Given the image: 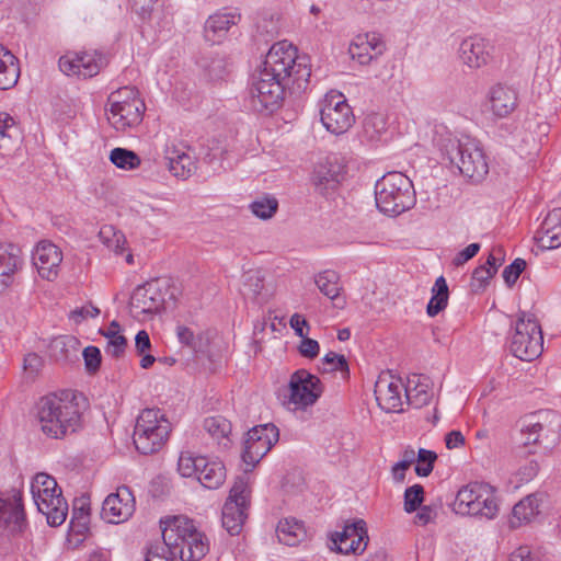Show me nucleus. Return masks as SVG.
I'll return each instance as SVG.
<instances>
[{
    "label": "nucleus",
    "mask_w": 561,
    "mask_h": 561,
    "mask_svg": "<svg viewBox=\"0 0 561 561\" xmlns=\"http://www.w3.org/2000/svg\"><path fill=\"white\" fill-rule=\"evenodd\" d=\"M310 77L309 57L299 56L297 48L286 42L276 43L252 75L244 106L259 114H272L280 107L287 88L302 93L309 87Z\"/></svg>",
    "instance_id": "f257e3e1"
},
{
    "label": "nucleus",
    "mask_w": 561,
    "mask_h": 561,
    "mask_svg": "<svg viewBox=\"0 0 561 561\" xmlns=\"http://www.w3.org/2000/svg\"><path fill=\"white\" fill-rule=\"evenodd\" d=\"M82 393L65 391L61 396L49 393L36 403V416L41 431L49 438L62 439L83 427Z\"/></svg>",
    "instance_id": "f03ea898"
},
{
    "label": "nucleus",
    "mask_w": 561,
    "mask_h": 561,
    "mask_svg": "<svg viewBox=\"0 0 561 561\" xmlns=\"http://www.w3.org/2000/svg\"><path fill=\"white\" fill-rule=\"evenodd\" d=\"M434 145L446 165L456 168L460 174L474 183L482 182L489 173V163L483 148L470 138H457L449 131L436 133Z\"/></svg>",
    "instance_id": "7ed1b4c3"
},
{
    "label": "nucleus",
    "mask_w": 561,
    "mask_h": 561,
    "mask_svg": "<svg viewBox=\"0 0 561 561\" xmlns=\"http://www.w3.org/2000/svg\"><path fill=\"white\" fill-rule=\"evenodd\" d=\"M377 208L389 216H398L415 204L412 181L401 172H389L375 184Z\"/></svg>",
    "instance_id": "20e7f679"
},
{
    "label": "nucleus",
    "mask_w": 561,
    "mask_h": 561,
    "mask_svg": "<svg viewBox=\"0 0 561 561\" xmlns=\"http://www.w3.org/2000/svg\"><path fill=\"white\" fill-rule=\"evenodd\" d=\"M171 432V423L160 409H145L138 415L133 442L138 453L151 455L165 444Z\"/></svg>",
    "instance_id": "39448f33"
},
{
    "label": "nucleus",
    "mask_w": 561,
    "mask_h": 561,
    "mask_svg": "<svg viewBox=\"0 0 561 561\" xmlns=\"http://www.w3.org/2000/svg\"><path fill=\"white\" fill-rule=\"evenodd\" d=\"M453 511L456 514L493 519L499 513L496 489L485 482H470L457 492Z\"/></svg>",
    "instance_id": "423d86ee"
},
{
    "label": "nucleus",
    "mask_w": 561,
    "mask_h": 561,
    "mask_svg": "<svg viewBox=\"0 0 561 561\" xmlns=\"http://www.w3.org/2000/svg\"><path fill=\"white\" fill-rule=\"evenodd\" d=\"M519 440L522 446L517 447L518 456H528L534 454L530 445L547 442L554 444L561 436V414L554 410H542L530 419L523 422Z\"/></svg>",
    "instance_id": "0eeeda50"
},
{
    "label": "nucleus",
    "mask_w": 561,
    "mask_h": 561,
    "mask_svg": "<svg viewBox=\"0 0 561 561\" xmlns=\"http://www.w3.org/2000/svg\"><path fill=\"white\" fill-rule=\"evenodd\" d=\"M508 350L513 356L526 362H531L541 355L543 336L535 314L522 310L517 313Z\"/></svg>",
    "instance_id": "6e6552de"
},
{
    "label": "nucleus",
    "mask_w": 561,
    "mask_h": 561,
    "mask_svg": "<svg viewBox=\"0 0 561 561\" xmlns=\"http://www.w3.org/2000/svg\"><path fill=\"white\" fill-rule=\"evenodd\" d=\"M250 488L244 477L236 479L222 507V526L231 536L239 535L248 518Z\"/></svg>",
    "instance_id": "1a4fd4ad"
},
{
    "label": "nucleus",
    "mask_w": 561,
    "mask_h": 561,
    "mask_svg": "<svg viewBox=\"0 0 561 561\" xmlns=\"http://www.w3.org/2000/svg\"><path fill=\"white\" fill-rule=\"evenodd\" d=\"M250 488L244 477L236 479L222 507V526L231 536L239 535L248 518Z\"/></svg>",
    "instance_id": "9d476101"
},
{
    "label": "nucleus",
    "mask_w": 561,
    "mask_h": 561,
    "mask_svg": "<svg viewBox=\"0 0 561 561\" xmlns=\"http://www.w3.org/2000/svg\"><path fill=\"white\" fill-rule=\"evenodd\" d=\"M279 439V430L273 423L260 424L250 428L243 442L242 461L251 471Z\"/></svg>",
    "instance_id": "9b49d317"
},
{
    "label": "nucleus",
    "mask_w": 561,
    "mask_h": 561,
    "mask_svg": "<svg viewBox=\"0 0 561 561\" xmlns=\"http://www.w3.org/2000/svg\"><path fill=\"white\" fill-rule=\"evenodd\" d=\"M320 121L334 135L347 131L355 122L352 107L342 93L330 92L319 103Z\"/></svg>",
    "instance_id": "f8f14e48"
},
{
    "label": "nucleus",
    "mask_w": 561,
    "mask_h": 561,
    "mask_svg": "<svg viewBox=\"0 0 561 561\" xmlns=\"http://www.w3.org/2000/svg\"><path fill=\"white\" fill-rule=\"evenodd\" d=\"M27 526L22 492L12 490L0 495V531L15 537L23 535Z\"/></svg>",
    "instance_id": "ddd939ff"
},
{
    "label": "nucleus",
    "mask_w": 561,
    "mask_h": 561,
    "mask_svg": "<svg viewBox=\"0 0 561 561\" xmlns=\"http://www.w3.org/2000/svg\"><path fill=\"white\" fill-rule=\"evenodd\" d=\"M107 64V56L98 50L67 54L58 61L59 69L65 75L83 79L96 76Z\"/></svg>",
    "instance_id": "4468645a"
},
{
    "label": "nucleus",
    "mask_w": 561,
    "mask_h": 561,
    "mask_svg": "<svg viewBox=\"0 0 561 561\" xmlns=\"http://www.w3.org/2000/svg\"><path fill=\"white\" fill-rule=\"evenodd\" d=\"M289 403L296 409L314 404L323 392L319 377L305 369L296 370L289 380Z\"/></svg>",
    "instance_id": "2eb2a0df"
},
{
    "label": "nucleus",
    "mask_w": 561,
    "mask_h": 561,
    "mask_svg": "<svg viewBox=\"0 0 561 561\" xmlns=\"http://www.w3.org/2000/svg\"><path fill=\"white\" fill-rule=\"evenodd\" d=\"M160 283H141L131 295V304L141 309L144 313H156L164 306L168 300H175L176 288L169 283H163L164 289L159 286Z\"/></svg>",
    "instance_id": "dca6fc26"
},
{
    "label": "nucleus",
    "mask_w": 561,
    "mask_h": 561,
    "mask_svg": "<svg viewBox=\"0 0 561 561\" xmlns=\"http://www.w3.org/2000/svg\"><path fill=\"white\" fill-rule=\"evenodd\" d=\"M331 541V549L337 552L344 554L363 553L369 541L366 523L363 519H357L352 524L345 525L342 531H336L332 535Z\"/></svg>",
    "instance_id": "f3484780"
},
{
    "label": "nucleus",
    "mask_w": 561,
    "mask_h": 561,
    "mask_svg": "<svg viewBox=\"0 0 561 561\" xmlns=\"http://www.w3.org/2000/svg\"><path fill=\"white\" fill-rule=\"evenodd\" d=\"M135 497L126 485L119 486L103 501L101 517L106 523L119 524L127 520L135 512Z\"/></svg>",
    "instance_id": "a211bd4d"
},
{
    "label": "nucleus",
    "mask_w": 561,
    "mask_h": 561,
    "mask_svg": "<svg viewBox=\"0 0 561 561\" xmlns=\"http://www.w3.org/2000/svg\"><path fill=\"white\" fill-rule=\"evenodd\" d=\"M32 260L38 275L43 279L54 280L58 276L60 263L62 262V252L53 242L43 240L35 247Z\"/></svg>",
    "instance_id": "6ab92c4d"
},
{
    "label": "nucleus",
    "mask_w": 561,
    "mask_h": 561,
    "mask_svg": "<svg viewBox=\"0 0 561 561\" xmlns=\"http://www.w3.org/2000/svg\"><path fill=\"white\" fill-rule=\"evenodd\" d=\"M401 380L389 373L379 375L375 382V397L378 405L387 413L402 412Z\"/></svg>",
    "instance_id": "aec40b11"
},
{
    "label": "nucleus",
    "mask_w": 561,
    "mask_h": 561,
    "mask_svg": "<svg viewBox=\"0 0 561 561\" xmlns=\"http://www.w3.org/2000/svg\"><path fill=\"white\" fill-rule=\"evenodd\" d=\"M386 50V43L381 35L376 32L358 34L354 37L348 47L352 59L360 65H369Z\"/></svg>",
    "instance_id": "412c9836"
},
{
    "label": "nucleus",
    "mask_w": 561,
    "mask_h": 561,
    "mask_svg": "<svg viewBox=\"0 0 561 561\" xmlns=\"http://www.w3.org/2000/svg\"><path fill=\"white\" fill-rule=\"evenodd\" d=\"M493 46L484 38L470 36L463 39L459 47V55L465 65L470 68H481L492 58Z\"/></svg>",
    "instance_id": "4be33fe9"
},
{
    "label": "nucleus",
    "mask_w": 561,
    "mask_h": 561,
    "mask_svg": "<svg viewBox=\"0 0 561 561\" xmlns=\"http://www.w3.org/2000/svg\"><path fill=\"white\" fill-rule=\"evenodd\" d=\"M343 168L328 159L323 163H319L312 173V183L316 191L323 195H332L343 180Z\"/></svg>",
    "instance_id": "5701e85b"
},
{
    "label": "nucleus",
    "mask_w": 561,
    "mask_h": 561,
    "mask_svg": "<svg viewBox=\"0 0 561 561\" xmlns=\"http://www.w3.org/2000/svg\"><path fill=\"white\" fill-rule=\"evenodd\" d=\"M145 111L144 100H136L129 104L110 108L108 121L116 130L125 131L137 127L142 122Z\"/></svg>",
    "instance_id": "b1692460"
},
{
    "label": "nucleus",
    "mask_w": 561,
    "mask_h": 561,
    "mask_svg": "<svg viewBox=\"0 0 561 561\" xmlns=\"http://www.w3.org/2000/svg\"><path fill=\"white\" fill-rule=\"evenodd\" d=\"M193 519L185 516H173L165 520V526L162 528V539L165 547L173 548V554L176 553V546L179 542L184 541L186 538L192 537L196 530Z\"/></svg>",
    "instance_id": "393cba45"
},
{
    "label": "nucleus",
    "mask_w": 561,
    "mask_h": 561,
    "mask_svg": "<svg viewBox=\"0 0 561 561\" xmlns=\"http://www.w3.org/2000/svg\"><path fill=\"white\" fill-rule=\"evenodd\" d=\"M241 19L238 12H217L210 15L204 25V37L210 44H219L226 37L232 25Z\"/></svg>",
    "instance_id": "a878e982"
},
{
    "label": "nucleus",
    "mask_w": 561,
    "mask_h": 561,
    "mask_svg": "<svg viewBox=\"0 0 561 561\" xmlns=\"http://www.w3.org/2000/svg\"><path fill=\"white\" fill-rule=\"evenodd\" d=\"M535 239L543 249H556L561 245V208L548 213L536 231Z\"/></svg>",
    "instance_id": "bb28decb"
},
{
    "label": "nucleus",
    "mask_w": 561,
    "mask_h": 561,
    "mask_svg": "<svg viewBox=\"0 0 561 561\" xmlns=\"http://www.w3.org/2000/svg\"><path fill=\"white\" fill-rule=\"evenodd\" d=\"M489 103L494 116L507 117L517 107V92L510 87L496 84L489 92Z\"/></svg>",
    "instance_id": "cd10ccee"
},
{
    "label": "nucleus",
    "mask_w": 561,
    "mask_h": 561,
    "mask_svg": "<svg viewBox=\"0 0 561 561\" xmlns=\"http://www.w3.org/2000/svg\"><path fill=\"white\" fill-rule=\"evenodd\" d=\"M23 266L22 249L18 244L0 240V278H14Z\"/></svg>",
    "instance_id": "c85d7f7f"
},
{
    "label": "nucleus",
    "mask_w": 561,
    "mask_h": 561,
    "mask_svg": "<svg viewBox=\"0 0 561 561\" xmlns=\"http://www.w3.org/2000/svg\"><path fill=\"white\" fill-rule=\"evenodd\" d=\"M545 494L533 493L525 496L512 510L510 525L512 528L519 527L523 523L531 522L540 514V505L542 504Z\"/></svg>",
    "instance_id": "c756f323"
},
{
    "label": "nucleus",
    "mask_w": 561,
    "mask_h": 561,
    "mask_svg": "<svg viewBox=\"0 0 561 561\" xmlns=\"http://www.w3.org/2000/svg\"><path fill=\"white\" fill-rule=\"evenodd\" d=\"M21 140L22 133L15 119L8 113H0V154H10Z\"/></svg>",
    "instance_id": "7c9ffc66"
},
{
    "label": "nucleus",
    "mask_w": 561,
    "mask_h": 561,
    "mask_svg": "<svg viewBox=\"0 0 561 561\" xmlns=\"http://www.w3.org/2000/svg\"><path fill=\"white\" fill-rule=\"evenodd\" d=\"M176 550L182 561H199L208 552L209 543L205 534L196 529L192 537L179 542Z\"/></svg>",
    "instance_id": "2f4dec72"
},
{
    "label": "nucleus",
    "mask_w": 561,
    "mask_h": 561,
    "mask_svg": "<svg viewBox=\"0 0 561 561\" xmlns=\"http://www.w3.org/2000/svg\"><path fill=\"white\" fill-rule=\"evenodd\" d=\"M20 77L18 58L0 44V90L13 88Z\"/></svg>",
    "instance_id": "473e14b6"
},
{
    "label": "nucleus",
    "mask_w": 561,
    "mask_h": 561,
    "mask_svg": "<svg viewBox=\"0 0 561 561\" xmlns=\"http://www.w3.org/2000/svg\"><path fill=\"white\" fill-rule=\"evenodd\" d=\"M80 341L73 335H60L55 337L50 345L51 357L61 363L78 360Z\"/></svg>",
    "instance_id": "72a5a7b5"
},
{
    "label": "nucleus",
    "mask_w": 561,
    "mask_h": 561,
    "mask_svg": "<svg viewBox=\"0 0 561 561\" xmlns=\"http://www.w3.org/2000/svg\"><path fill=\"white\" fill-rule=\"evenodd\" d=\"M430 383V378L424 375H413L410 377L405 388V397L409 403L417 408L428 404L432 398Z\"/></svg>",
    "instance_id": "f704fd0d"
},
{
    "label": "nucleus",
    "mask_w": 561,
    "mask_h": 561,
    "mask_svg": "<svg viewBox=\"0 0 561 561\" xmlns=\"http://www.w3.org/2000/svg\"><path fill=\"white\" fill-rule=\"evenodd\" d=\"M31 492L35 504L41 501L48 502L49 499L54 500L62 495L61 489L58 486L55 478L44 472H39L34 477L31 484Z\"/></svg>",
    "instance_id": "c9c22d12"
},
{
    "label": "nucleus",
    "mask_w": 561,
    "mask_h": 561,
    "mask_svg": "<svg viewBox=\"0 0 561 561\" xmlns=\"http://www.w3.org/2000/svg\"><path fill=\"white\" fill-rule=\"evenodd\" d=\"M196 479L209 490L218 489L226 480V468L221 461L208 460L206 457Z\"/></svg>",
    "instance_id": "e433bc0d"
},
{
    "label": "nucleus",
    "mask_w": 561,
    "mask_h": 561,
    "mask_svg": "<svg viewBox=\"0 0 561 561\" xmlns=\"http://www.w3.org/2000/svg\"><path fill=\"white\" fill-rule=\"evenodd\" d=\"M276 534L279 542L294 547L307 537V531L302 522L296 518H284L279 520Z\"/></svg>",
    "instance_id": "4c0bfd02"
},
{
    "label": "nucleus",
    "mask_w": 561,
    "mask_h": 561,
    "mask_svg": "<svg viewBox=\"0 0 561 561\" xmlns=\"http://www.w3.org/2000/svg\"><path fill=\"white\" fill-rule=\"evenodd\" d=\"M39 513L46 516L47 524L51 527L60 526L68 514V503L62 495L58 499H49L48 502L41 501L36 504Z\"/></svg>",
    "instance_id": "58836bf2"
},
{
    "label": "nucleus",
    "mask_w": 561,
    "mask_h": 561,
    "mask_svg": "<svg viewBox=\"0 0 561 561\" xmlns=\"http://www.w3.org/2000/svg\"><path fill=\"white\" fill-rule=\"evenodd\" d=\"M121 325L116 320L110 323L108 329H100V334L107 339L105 352L113 358H121L124 356L127 347V339L119 334Z\"/></svg>",
    "instance_id": "ea45409f"
},
{
    "label": "nucleus",
    "mask_w": 561,
    "mask_h": 561,
    "mask_svg": "<svg viewBox=\"0 0 561 561\" xmlns=\"http://www.w3.org/2000/svg\"><path fill=\"white\" fill-rule=\"evenodd\" d=\"M165 159L168 160L167 165L174 176L186 179L192 174L194 162L185 152H178L174 148L170 152L168 148Z\"/></svg>",
    "instance_id": "a19ab883"
},
{
    "label": "nucleus",
    "mask_w": 561,
    "mask_h": 561,
    "mask_svg": "<svg viewBox=\"0 0 561 561\" xmlns=\"http://www.w3.org/2000/svg\"><path fill=\"white\" fill-rule=\"evenodd\" d=\"M431 294V299L426 306V313L433 318L447 307L449 299L447 283H434Z\"/></svg>",
    "instance_id": "79ce46f5"
},
{
    "label": "nucleus",
    "mask_w": 561,
    "mask_h": 561,
    "mask_svg": "<svg viewBox=\"0 0 561 561\" xmlns=\"http://www.w3.org/2000/svg\"><path fill=\"white\" fill-rule=\"evenodd\" d=\"M99 239L107 249L113 250L116 254L123 253L125 249L126 238L124 233L112 225L101 227Z\"/></svg>",
    "instance_id": "37998d69"
},
{
    "label": "nucleus",
    "mask_w": 561,
    "mask_h": 561,
    "mask_svg": "<svg viewBox=\"0 0 561 561\" xmlns=\"http://www.w3.org/2000/svg\"><path fill=\"white\" fill-rule=\"evenodd\" d=\"M323 368H319L322 374L341 373L342 379L347 380L350 378V365L346 357L343 354L335 352L327 353L321 359Z\"/></svg>",
    "instance_id": "c03bdc74"
},
{
    "label": "nucleus",
    "mask_w": 561,
    "mask_h": 561,
    "mask_svg": "<svg viewBox=\"0 0 561 561\" xmlns=\"http://www.w3.org/2000/svg\"><path fill=\"white\" fill-rule=\"evenodd\" d=\"M204 456H195L191 451H182L178 461V471L184 478H196L204 463Z\"/></svg>",
    "instance_id": "a18cd8bd"
},
{
    "label": "nucleus",
    "mask_w": 561,
    "mask_h": 561,
    "mask_svg": "<svg viewBox=\"0 0 561 561\" xmlns=\"http://www.w3.org/2000/svg\"><path fill=\"white\" fill-rule=\"evenodd\" d=\"M110 161L123 170H134L140 165L139 156L125 148H114L110 153Z\"/></svg>",
    "instance_id": "49530a36"
},
{
    "label": "nucleus",
    "mask_w": 561,
    "mask_h": 561,
    "mask_svg": "<svg viewBox=\"0 0 561 561\" xmlns=\"http://www.w3.org/2000/svg\"><path fill=\"white\" fill-rule=\"evenodd\" d=\"M204 430L215 439H228L231 433V423L221 415L209 416L204 420Z\"/></svg>",
    "instance_id": "de8ad7c7"
},
{
    "label": "nucleus",
    "mask_w": 561,
    "mask_h": 561,
    "mask_svg": "<svg viewBox=\"0 0 561 561\" xmlns=\"http://www.w3.org/2000/svg\"><path fill=\"white\" fill-rule=\"evenodd\" d=\"M252 213L261 219L272 218L278 209V201L271 195H265L253 201L250 205Z\"/></svg>",
    "instance_id": "09e8293b"
},
{
    "label": "nucleus",
    "mask_w": 561,
    "mask_h": 561,
    "mask_svg": "<svg viewBox=\"0 0 561 561\" xmlns=\"http://www.w3.org/2000/svg\"><path fill=\"white\" fill-rule=\"evenodd\" d=\"M90 507L85 503L81 506L73 505L70 520V529L78 535H84L89 530Z\"/></svg>",
    "instance_id": "8fccbe9b"
},
{
    "label": "nucleus",
    "mask_w": 561,
    "mask_h": 561,
    "mask_svg": "<svg viewBox=\"0 0 561 561\" xmlns=\"http://www.w3.org/2000/svg\"><path fill=\"white\" fill-rule=\"evenodd\" d=\"M424 488L419 483L407 488L403 495L404 511L409 514L416 512L424 502Z\"/></svg>",
    "instance_id": "3c124183"
},
{
    "label": "nucleus",
    "mask_w": 561,
    "mask_h": 561,
    "mask_svg": "<svg viewBox=\"0 0 561 561\" xmlns=\"http://www.w3.org/2000/svg\"><path fill=\"white\" fill-rule=\"evenodd\" d=\"M136 100H141L139 91L136 87H122L118 90L112 92L108 96L110 108L129 104Z\"/></svg>",
    "instance_id": "603ef678"
},
{
    "label": "nucleus",
    "mask_w": 561,
    "mask_h": 561,
    "mask_svg": "<svg viewBox=\"0 0 561 561\" xmlns=\"http://www.w3.org/2000/svg\"><path fill=\"white\" fill-rule=\"evenodd\" d=\"M436 460L437 454L435 451L425 448H420L417 451L416 465L414 468L415 473L419 477H428L434 469Z\"/></svg>",
    "instance_id": "864d4df0"
},
{
    "label": "nucleus",
    "mask_w": 561,
    "mask_h": 561,
    "mask_svg": "<svg viewBox=\"0 0 561 561\" xmlns=\"http://www.w3.org/2000/svg\"><path fill=\"white\" fill-rule=\"evenodd\" d=\"M501 264V259H496L491 253L483 265L473 270L471 280H491L496 275Z\"/></svg>",
    "instance_id": "5fc2aeb1"
},
{
    "label": "nucleus",
    "mask_w": 561,
    "mask_h": 561,
    "mask_svg": "<svg viewBox=\"0 0 561 561\" xmlns=\"http://www.w3.org/2000/svg\"><path fill=\"white\" fill-rule=\"evenodd\" d=\"M82 356L87 371L89 374H95L100 369L102 363L100 348L92 345L87 346L82 352Z\"/></svg>",
    "instance_id": "6e6d98bb"
},
{
    "label": "nucleus",
    "mask_w": 561,
    "mask_h": 561,
    "mask_svg": "<svg viewBox=\"0 0 561 561\" xmlns=\"http://www.w3.org/2000/svg\"><path fill=\"white\" fill-rule=\"evenodd\" d=\"M208 78L213 81L221 80L227 73V61L224 57H214L205 66Z\"/></svg>",
    "instance_id": "4d7b16f0"
},
{
    "label": "nucleus",
    "mask_w": 561,
    "mask_h": 561,
    "mask_svg": "<svg viewBox=\"0 0 561 561\" xmlns=\"http://www.w3.org/2000/svg\"><path fill=\"white\" fill-rule=\"evenodd\" d=\"M133 11L142 20L151 19L153 7L158 0H130Z\"/></svg>",
    "instance_id": "13d9d810"
},
{
    "label": "nucleus",
    "mask_w": 561,
    "mask_h": 561,
    "mask_svg": "<svg viewBox=\"0 0 561 561\" xmlns=\"http://www.w3.org/2000/svg\"><path fill=\"white\" fill-rule=\"evenodd\" d=\"M319 287V290L330 298L331 300L335 301V306L342 308L345 304L344 299L340 297L341 287L339 286V283H316Z\"/></svg>",
    "instance_id": "bf43d9fd"
},
{
    "label": "nucleus",
    "mask_w": 561,
    "mask_h": 561,
    "mask_svg": "<svg viewBox=\"0 0 561 561\" xmlns=\"http://www.w3.org/2000/svg\"><path fill=\"white\" fill-rule=\"evenodd\" d=\"M298 351L302 357L312 359L319 355L320 345L317 340L305 336L300 341Z\"/></svg>",
    "instance_id": "052dcab7"
},
{
    "label": "nucleus",
    "mask_w": 561,
    "mask_h": 561,
    "mask_svg": "<svg viewBox=\"0 0 561 561\" xmlns=\"http://www.w3.org/2000/svg\"><path fill=\"white\" fill-rule=\"evenodd\" d=\"M526 261L523 259H515L510 265H507L503 273V280H517L520 274L526 268Z\"/></svg>",
    "instance_id": "680f3d73"
},
{
    "label": "nucleus",
    "mask_w": 561,
    "mask_h": 561,
    "mask_svg": "<svg viewBox=\"0 0 561 561\" xmlns=\"http://www.w3.org/2000/svg\"><path fill=\"white\" fill-rule=\"evenodd\" d=\"M100 314V309L92 304L76 308L70 312V319L76 323H81L87 318H95Z\"/></svg>",
    "instance_id": "e2e57ef3"
},
{
    "label": "nucleus",
    "mask_w": 561,
    "mask_h": 561,
    "mask_svg": "<svg viewBox=\"0 0 561 561\" xmlns=\"http://www.w3.org/2000/svg\"><path fill=\"white\" fill-rule=\"evenodd\" d=\"M480 243H470L463 250L457 253V255L453 260V264L456 266L462 265L472 257H474L480 251Z\"/></svg>",
    "instance_id": "0e129e2a"
},
{
    "label": "nucleus",
    "mask_w": 561,
    "mask_h": 561,
    "mask_svg": "<svg viewBox=\"0 0 561 561\" xmlns=\"http://www.w3.org/2000/svg\"><path fill=\"white\" fill-rule=\"evenodd\" d=\"M289 324L297 336L302 339L308 335L310 325L308 321L299 313H294L290 317Z\"/></svg>",
    "instance_id": "69168bd1"
},
{
    "label": "nucleus",
    "mask_w": 561,
    "mask_h": 561,
    "mask_svg": "<svg viewBox=\"0 0 561 561\" xmlns=\"http://www.w3.org/2000/svg\"><path fill=\"white\" fill-rule=\"evenodd\" d=\"M416 512L417 513L414 516V523L421 526L427 525L437 515L436 510L431 505H421V507Z\"/></svg>",
    "instance_id": "338daca9"
},
{
    "label": "nucleus",
    "mask_w": 561,
    "mask_h": 561,
    "mask_svg": "<svg viewBox=\"0 0 561 561\" xmlns=\"http://www.w3.org/2000/svg\"><path fill=\"white\" fill-rule=\"evenodd\" d=\"M176 336L181 344L193 350L196 347L195 334L188 327L179 324L176 327Z\"/></svg>",
    "instance_id": "774afa93"
}]
</instances>
